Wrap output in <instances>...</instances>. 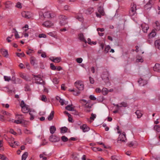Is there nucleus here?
Segmentation results:
<instances>
[{"mask_svg": "<svg viewBox=\"0 0 160 160\" xmlns=\"http://www.w3.org/2000/svg\"><path fill=\"white\" fill-rule=\"evenodd\" d=\"M4 78L5 81L9 82L11 80V78L10 77L5 76H4Z\"/></svg>", "mask_w": 160, "mask_h": 160, "instance_id": "nucleus-44", "label": "nucleus"}, {"mask_svg": "<svg viewBox=\"0 0 160 160\" xmlns=\"http://www.w3.org/2000/svg\"><path fill=\"white\" fill-rule=\"evenodd\" d=\"M20 76L21 78L26 80L27 81L28 80V78H27V76L21 73L20 74Z\"/></svg>", "mask_w": 160, "mask_h": 160, "instance_id": "nucleus-43", "label": "nucleus"}, {"mask_svg": "<svg viewBox=\"0 0 160 160\" xmlns=\"http://www.w3.org/2000/svg\"><path fill=\"white\" fill-rule=\"evenodd\" d=\"M98 12L102 15H104V12L103 8L101 6H100L98 8Z\"/></svg>", "mask_w": 160, "mask_h": 160, "instance_id": "nucleus-23", "label": "nucleus"}, {"mask_svg": "<svg viewBox=\"0 0 160 160\" xmlns=\"http://www.w3.org/2000/svg\"><path fill=\"white\" fill-rule=\"evenodd\" d=\"M68 23V22L66 20H60V23L61 26H64Z\"/></svg>", "mask_w": 160, "mask_h": 160, "instance_id": "nucleus-39", "label": "nucleus"}, {"mask_svg": "<svg viewBox=\"0 0 160 160\" xmlns=\"http://www.w3.org/2000/svg\"><path fill=\"white\" fill-rule=\"evenodd\" d=\"M35 82L39 84H44V82L41 78L38 76H35Z\"/></svg>", "mask_w": 160, "mask_h": 160, "instance_id": "nucleus-9", "label": "nucleus"}, {"mask_svg": "<svg viewBox=\"0 0 160 160\" xmlns=\"http://www.w3.org/2000/svg\"><path fill=\"white\" fill-rule=\"evenodd\" d=\"M9 132L14 135H16L17 134V133L15 132L14 130L12 129H11L10 130Z\"/></svg>", "mask_w": 160, "mask_h": 160, "instance_id": "nucleus-60", "label": "nucleus"}, {"mask_svg": "<svg viewBox=\"0 0 160 160\" xmlns=\"http://www.w3.org/2000/svg\"><path fill=\"white\" fill-rule=\"evenodd\" d=\"M82 59L81 58H78L76 59L77 62L79 63H82Z\"/></svg>", "mask_w": 160, "mask_h": 160, "instance_id": "nucleus-56", "label": "nucleus"}, {"mask_svg": "<svg viewBox=\"0 0 160 160\" xmlns=\"http://www.w3.org/2000/svg\"><path fill=\"white\" fill-rule=\"evenodd\" d=\"M50 68L52 70H55L56 69V67L54 66L53 63L50 64Z\"/></svg>", "mask_w": 160, "mask_h": 160, "instance_id": "nucleus-53", "label": "nucleus"}, {"mask_svg": "<svg viewBox=\"0 0 160 160\" xmlns=\"http://www.w3.org/2000/svg\"><path fill=\"white\" fill-rule=\"evenodd\" d=\"M74 85L79 90H82L84 89V86L82 82L79 80L76 81L74 83Z\"/></svg>", "mask_w": 160, "mask_h": 160, "instance_id": "nucleus-3", "label": "nucleus"}, {"mask_svg": "<svg viewBox=\"0 0 160 160\" xmlns=\"http://www.w3.org/2000/svg\"><path fill=\"white\" fill-rule=\"evenodd\" d=\"M4 4L5 7V9H11L12 7V3L10 1H8L6 2Z\"/></svg>", "mask_w": 160, "mask_h": 160, "instance_id": "nucleus-10", "label": "nucleus"}, {"mask_svg": "<svg viewBox=\"0 0 160 160\" xmlns=\"http://www.w3.org/2000/svg\"><path fill=\"white\" fill-rule=\"evenodd\" d=\"M54 111H52L48 117V119L49 121H51L53 119L54 116Z\"/></svg>", "mask_w": 160, "mask_h": 160, "instance_id": "nucleus-26", "label": "nucleus"}, {"mask_svg": "<svg viewBox=\"0 0 160 160\" xmlns=\"http://www.w3.org/2000/svg\"><path fill=\"white\" fill-rule=\"evenodd\" d=\"M89 78L90 83L92 84H93L94 83V79L90 77H89Z\"/></svg>", "mask_w": 160, "mask_h": 160, "instance_id": "nucleus-58", "label": "nucleus"}, {"mask_svg": "<svg viewBox=\"0 0 160 160\" xmlns=\"http://www.w3.org/2000/svg\"><path fill=\"white\" fill-rule=\"evenodd\" d=\"M16 7L18 8H22V6L21 3L20 2H18L16 5Z\"/></svg>", "mask_w": 160, "mask_h": 160, "instance_id": "nucleus-64", "label": "nucleus"}, {"mask_svg": "<svg viewBox=\"0 0 160 160\" xmlns=\"http://www.w3.org/2000/svg\"><path fill=\"white\" fill-rule=\"evenodd\" d=\"M155 24L156 25L155 28L156 30L158 31L160 30V24L159 22L158 21H156L155 22Z\"/></svg>", "mask_w": 160, "mask_h": 160, "instance_id": "nucleus-29", "label": "nucleus"}, {"mask_svg": "<svg viewBox=\"0 0 160 160\" xmlns=\"http://www.w3.org/2000/svg\"><path fill=\"white\" fill-rule=\"evenodd\" d=\"M111 158L112 160H120V159L118 158V157L115 155L111 156Z\"/></svg>", "mask_w": 160, "mask_h": 160, "instance_id": "nucleus-46", "label": "nucleus"}, {"mask_svg": "<svg viewBox=\"0 0 160 160\" xmlns=\"http://www.w3.org/2000/svg\"><path fill=\"white\" fill-rule=\"evenodd\" d=\"M22 17L28 19L32 17V14L29 12L23 11L22 12Z\"/></svg>", "mask_w": 160, "mask_h": 160, "instance_id": "nucleus-7", "label": "nucleus"}, {"mask_svg": "<svg viewBox=\"0 0 160 160\" xmlns=\"http://www.w3.org/2000/svg\"><path fill=\"white\" fill-rule=\"evenodd\" d=\"M127 141V139L126 137V135L125 132H123L122 134H120L118 138V142H119V141L122 142H126Z\"/></svg>", "mask_w": 160, "mask_h": 160, "instance_id": "nucleus-6", "label": "nucleus"}, {"mask_svg": "<svg viewBox=\"0 0 160 160\" xmlns=\"http://www.w3.org/2000/svg\"><path fill=\"white\" fill-rule=\"evenodd\" d=\"M61 60V59L60 57H55L54 61L53 62L55 63H58L60 62Z\"/></svg>", "mask_w": 160, "mask_h": 160, "instance_id": "nucleus-33", "label": "nucleus"}, {"mask_svg": "<svg viewBox=\"0 0 160 160\" xmlns=\"http://www.w3.org/2000/svg\"><path fill=\"white\" fill-rule=\"evenodd\" d=\"M3 145V141L2 140H0V150H3V148L2 147Z\"/></svg>", "mask_w": 160, "mask_h": 160, "instance_id": "nucleus-59", "label": "nucleus"}, {"mask_svg": "<svg viewBox=\"0 0 160 160\" xmlns=\"http://www.w3.org/2000/svg\"><path fill=\"white\" fill-rule=\"evenodd\" d=\"M44 27L47 28H50L53 26V24L49 21H46L42 24Z\"/></svg>", "mask_w": 160, "mask_h": 160, "instance_id": "nucleus-12", "label": "nucleus"}, {"mask_svg": "<svg viewBox=\"0 0 160 160\" xmlns=\"http://www.w3.org/2000/svg\"><path fill=\"white\" fill-rule=\"evenodd\" d=\"M49 140L51 142H56L60 141V138L52 134L50 136Z\"/></svg>", "mask_w": 160, "mask_h": 160, "instance_id": "nucleus-8", "label": "nucleus"}, {"mask_svg": "<svg viewBox=\"0 0 160 160\" xmlns=\"http://www.w3.org/2000/svg\"><path fill=\"white\" fill-rule=\"evenodd\" d=\"M60 20H66L68 19L67 17L63 15H60L59 17Z\"/></svg>", "mask_w": 160, "mask_h": 160, "instance_id": "nucleus-36", "label": "nucleus"}, {"mask_svg": "<svg viewBox=\"0 0 160 160\" xmlns=\"http://www.w3.org/2000/svg\"><path fill=\"white\" fill-rule=\"evenodd\" d=\"M30 62L31 63L33 66H35L36 64V58L33 57H32L30 58Z\"/></svg>", "mask_w": 160, "mask_h": 160, "instance_id": "nucleus-22", "label": "nucleus"}, {"mask_svg": "<svg viewBox=\"0 0 160 160\" xmlns=\"http://www.w3.org/2000/svg\"><path fill=\"white\" fill-rule=\"evenodd\" d=\"M80 92L77 90L75 91L74 90V91L73 92V94L75 96H78V95L80 94Z\"/></svg>", "mask_w": 160, "mask_h": 160, "instance_id": "nucleus-54", "label": "nucleus"}, {"mask_svg": "<svg viewBox=\"0 0 160 160\" xmlns=\"http://www.w3.org/2000/svg\"><path fill=\"white\" fill-rule=\"evenodd\" d=\"M102 92L103 95H106L108 92V89L106 88H104L102 89Z\"/></svg>", "mask_w": 160, "mask_h": 160, "instance_id": "nucleus-32", "label": "nucleus"}, {"mask_svg": "<svg viewBox=\"0 0 160 160\" xmlns=\"http://www.w3.org/2000/svg\"><path fill=\"white\" fill-rule=\"evenodd\" d=\"M127 144L129 147H133L135 148L138 145V143L137 142L134 141L128 143Z\"/></svg>", "mask_w": 160, "mask_h": 160, "instance_id": "nucleus-15", "label": "nucleus"}, {"mask_svg": "<svg viewBox=\"0 0 160 160\" xmlns=\"http://www.w3.org/2000/svg\"><path fill=\"white\" fill-rule=\"evenodd\" d=\"M136 13V11L133 10L132 9H130L129 11V14L130 16H134Z\"/></svg>", "mask_w": 160, "mask_h": 160, "instance_id": "nucleus-35", "label": "nucleus"}, {"mask_svg": "<svg viewBox=\"0 0 160 160\" xmlns=\"http://www.w3.org/2000/svg\"><path fill=\"white\" fill-rule=\"evenodd\" d=\"M141 27L144 32H147V30L149 28V27L148 24L145 23H143L141 25Z\"/></svg>", "mask_w": 160, "mask_h": 160, "instance_id": "nucleus-13", "label": "nucleus"}, {"mask_svg": "<svg viewBox=\"0 0 160 160\" xmlns=\"http://www.w3.org/2000/svg\"><path fill=\"white\" fill-rule=\"evenodd\" d=\"M80 128L84 132H87L89 130V128L86 124H83L82 126H81Z\"/></svg>", "mask_w": 160, "mask_h": 160, "instance_id": "nucleus-16", "label": "nucleus"}, {"mask_svg": "<svg viewBox=\"0 0 160 160\" xmlns=\"http://www.w3.org/2000/svg\"><path fill=\"white\" fill-rule=\"evenodd\" d=\"M41 100L45 102L47 100V99L46 96L44 95H43L41 96Z\"/></svg>", "mask_w": 160, "mask_h": 160, "instance_id": "nucleus-48", "label": "nucleus"}, {"mask_svg": "<svg viewBox=\"0 0 160 160\" xmlns=\"http://www.w3.org/2000/svg\"><path fill=\"white\" fill-rule=\"evenodd\" d=\"M59 102L60 103L61 105L62 106H63L64 103V100L62 98L60 99V100L59 101Z\"/></svg>", "mask_w": 160, "mask_h": 160, "instance_id": "nucleus-63", "label": "nucleus"}, {"mask_svg": "<svg viewBox=\"0 0 160 160\" xmlns=\"http://www.w3.org/2000/svg\"><path fill=\"white\" fill-rule=\"evenodd\" d=\"M11 80L14 82V83H16L15 81H16V78L15 77L14 74H13V75L12 76V78L11 79Z\"/></svg>", "mask_w": 160, "mask_h": 160, "instance_id": "nucleus-62", "label": "nucleus"}, {"mask_svg": "<svg viewBox=\"0 0 160 160\" xmlns=\"http://www.w3.org/2000/svg\"><path fill=\"white\" fill-rule=\"evenodd\" d=\"M79 102L82 104V106L84 108L85 111L89 112L91 111L90 109L92 105L91 103L90 100L87 101L85 99H82L80 100Z\"/></svg>", "mask_w": 160, "mask_h": 160, "instance_id": "nucleus-1", "label": "nucleus"}, {"mask_svg": "<svg viewBox=\"0 0 160 160\" xmlns=\"http://www.w3.org/2000/svg\"><path fill=\"white\" fill-rule=\"evenodd\" d=\"M1 113L4 115H7V116H10V114L6 111L2 110L1 111Z\"/></svg>", "mask_w": 160, "mask_h": 160, "instance_id": "nucleus-47", "label": "nucleus"}, {"mask_svg": "<svg viewBox=\"0 0 160 160\" xmlns=\"http://www.w3.org/2000/svg\"><path fill=\"white\" fill-rule=\"evenodd\" d=\"M138 82L139 83L141 86H143L145 84H147V82L143 80L142 78H140L138 81Z\"/></svg>", "mask_w": 160, "mask_h": 160, "instance_id": "nucleus-19", "label": "nucleus"}, {"mask_svg": "<svg viewBox=\"0 0 160 160\" xmlns=\"http://www.w3.org/2000/svg\"><path fill=\"white\" fill-rule=\"evenodd\" d=\"M19 119L18 120H14V122L18 124H27L28 122H26L23 119H20L19 118H18Z\"/></svg>", "mask_w": 160, "mask_h": 160, "instance_id": "nucleus-11", "label": "nucleus"}, {"mask_svg": "<svg viewBox=\"0 0 160 160\" xmlns=\"http://www.w3.org/2000/svg\"><path fill=\"white\" fill-rule=\"evenodd\" d=\"M53 82L55 84H57L58 82L59 81L57 78H54L53 80Z\"/></svg>", "mask_w": 160, "mask_h": 160, "instance_id": "nucleus-55", "label": "nucleus"}, {"mask_svg": "<svg viewBox=\"0 0 160 160\" xmlns=\"http://www.w3.org/2000/svg\"><path fill=\"white\" fill-rule=\"evenodd\" d=\"M92 149L94 152H97V151H102V149L99 148H92Z\"/></svg>", "mask_w": 160, "mask_h": 160, "instance_id": "nucleus-40", "label": "nucleus"}, {"mask_svg": "<svg viewBox=\"0 0 160 160\" xmlns=\"http://www.w3.org/2000/svg\"><path fill=\"white\" fill-rule=\"evenodd\" d=\"M28 152H25L22 156V160H25L28 157Z\"/></svg>", "mask_w": 160, "mask_h": 160, "instance_id": "nucleus-28", "label": "nucleus"}, {"mask_svg": "<svg viewBox=\"0 0 160 160\" xmlns=\"http://www.w3.org/2000/svg\"><path fill=\"white\" fill-rule=\"evenodd\" d=\"M0 52L4 57L6 58L8 57V51L7 50L3 48H1L0 50Z\"/></svg>", "mask_w": 160, "mask_h": 160, "instance_id": "nucleus-14", "label": "nucleus"}, {"mask_svg": "<svg viewBox=\"0 0 160 160\" xmlns=\"http://www.w3.org/2000/svg\"><path fill=\"white\" fill-rule=\"evenodd\" d=\"M68 129L66 127H63L61 129V133H65L67 132Z\"/></svg>", "mask_w": 160, "mask_h": 160, "instance_id": "nucleus-34", "label": "nucleus"}, {"mask_svg": "<svg viewBox=\"0 0 160 160\" xmlns=\"http://www.w3.org/2000/svg\"><path fill=\"white\" fill-rule=\"evenodd\" d=\"M76 18L80 21H83L82 17L81 16H78L76 17Z\"/></svg>", "mask_w": 160, "mask_h": 160, "instance_id": "nucleus-61", "label": "nucleus"}, {"mask_svg": "<svg viewBox=\"0 0 160 160\" xmlns=\"http://www.w3.org/2000/svg\"><path fill=\"white\" fill-rule=\"evenodd\" d=\"M154 44L156 48L160 49V39L156 40Z\"/></svg>", "mask_w": 160, "mask_h": 160, "instance_id": "nucleus-20", "label": "nucleus"}, {"mask_svg": "<svg viewBox=\"0 0 160 160\" xmlns=\"http://www.w3.org/2000/svg\"><path fill=\"white\" fill-rule=\"evenodd\" d=\"M156 35V32L154 31H152V32L148 35L149 38H151L154 37Z\"/></svg>", "mask_w": 160, "mask_h": 160, "instance_id": "nucleus-21", "label": "nucleus"}, {"mask_svg": "<svg viewBox=\"0 0 160 160\" xmlns=\"http://www.w3.org/2000/svg\"><path fill=\"white\" fill-rule=\"evenodd\" d=\"M49 130L50 133L51 134H53L56 131V128L54 126H52L50 128Z\"/></svg>", "mask_w": 160, "mask_h": 160, "instance_id": "nucleus-24", "label": "nucleus"}, {"mask_svg": "<svg viewBox=\"0 0 160 160\" xmlns=\"http://www.w3.org/2000/svg\"><path fill=\"white\" fill-rule=\"evenodd\" d=\"M20 106L22 108V111L23 113H27L29 111L30 109L29 108V106L26 105L23 100L21 102Z\"/></svg>", "mask_w": 160, "mask_h": 160, "instance_id": "nucleus-2", "label": "nucleus"}, {"mask_svg": "<svg viewBox=\"0 0 160 160\" xmlns=\"http://www.w3.org/2000/svg\"><path fill=\"white\" fill-rule=\"evenodd\" d=\"M16 54L17 56L20 58H21L22 57H24L25 56V54L23 52H22V53H16Z\"/></svg>", "mask_w": 160, "mask_h": 160, "instance_id": "nucleus-45", "label": "nucleus"}, {"mask_svg": "<svg viewBox=\"0 0 160 160\" xmlns=\"http://www.w3.org/2000/svg\"><path fill=\"white\" fill-rule=\"evenodd\" d=\"M96 115L95 114L92 113L91 114V117H90V119L91 120H94V119L96 118Z\"/></svg>", "mask_w": 160, "mask_h": 160, "instance_id": "nucleus-49", "label": "nucleus"}, {"mask_svg": "<svg viewBox=\"0 0 160 160\" xmlns=\"http://www.w3.org/2000/svg\"><path fill=\"white\" fill-rule=\"evenodd\" d=\"M61 139L62 141L63 142H66L68 140V138L64 136H62Z\"/></svg>", "mask_w": 160, "mask_h": 160, "instance_id": "nucleus-42", "label": "nucleus"}, {"mask_svg": "<svg viewBox=\"0 0 160 160\" xmlns=\"http://www.w3.org/2000/svg\"><path fill=\"white\" fill-rule=\"evenodd\" d=\"M94 11L93 8H88L87 10L86 13L88 14H91Z\"/></svg>", "mask_w": 160, "mask_h": 160, "instance_id": "nucleus-30", "label": "nucleus"}, {"mask_svg": "<svg viewBox=\"0 0 160 160\" xmlns=\"http://www.w3.org/2000/svg\"><path fill=\"white\" fill-rule=\"evenodd\" d=\"M154 129L156 131L159 132H160V126L159 125H155L154 127Z\"/></svg>", "mask_w": 160, "mask_h": 160, "instance_id": "nucleus-31", "label": "nucleus"}, {"mask_svg": "<svg viewBox=\"0 0 160 160\" xmlns=\"http://www.w3.org/2000/svg\"><path fill=\"white\" fill-rule=\"evenodd\" d=\"M109 73L108 71L103 72L101 75V78L105 82H108L109 80Z\"/></svg>", "mask_w": 160, "mask_h": 160, "instance_id": "nucleus-5", "label": "nucleus"}, {"mask_svg": "<svg viewBox=\"0 0 160 160\" xmlns=\"http://www.w3.org/2000/svg\"><path fill=\"white\" fill-rule=\"evenodd\" d=\"M78 154L77 153H73L72 155V158L73 160H78L79 159L78 157Z\"/></svg>", "mask_w": 160, "mask_h": 160, "instance_id": "nucleus-25", "label": "nucleus"}, {"mask_svg": "<svg viewBox=\"0 0 160 160\" xmlns=\"http://www.w3.org/2000/svg\"><path fill=\"white\" fill-rule=\"evenodd\" d=\"M65 109L70 111H73L74 110V108L70 105H68L66 107Z\"/></svg>", "mask_w": 160, "mask_h": 160, "instance_id": "nucleus-38", "label": "nucleus"}, {"mask_svg": "<svg viewBox=\"0 0 160 160\" xmlns=\"http://www.w3.org/2000/svg\"><path fill=\"white\" fill-rule=\"evenodd\" d=\"M24 133L27 134H32V132L30 130H28L27 129H25L24 131Z\"/></svg>", "mask_w": 160, "mask_h": 160, "instance_id": "nucleus-37", "label": "nucleus"}, {"mask_svg": "<svg viewBox=\"0 0 160 160\" xmlns=\"http://www.w3.org/2000/svg\"><path fill=\"white\" fill-rule=\"evenodd\" d=\"M0 158L2 160H8V158L5 155L0 154Z\"/></svg>", "mask_w": 160, "mask_h": 160, "instance_id": "nucleus-41", "label": "nucleus"}, {"mask_svg": "<svg viewBox=\"0 0 160 160\" xmlns=\"http://www.w3.org/2000/svg\"><path fill=\"white\" fill-rule=\"evenodd\" d=\"M131 8L133 9V10H134V11H136L137 10L136 5L134 4H132L131 5Z\"/></svg>", "mask_w": 160, "mask_h": 160, "instance_id": "nucleus-52", "label": "nucleus"}, {"mask_svg": "<svg viewBox=\"0 0 160 160\" xmlns=\"http://www.w3.org/2000/svg\"><path fill=\"white\" fill-rule=\"evenodd\" d=\"M38 37L41 38H46V35L43 33L40 34L39 35Z\"/></svg>", "mask_w": 160, "mask_h": 160, "instance_id": "nucleus-57", "label": "nucleus"}, {"mask_svg": "<svg viewBox=\"0 0 160 160\" xmlns=\"http://www.w3.org/2000/svg\"><path fill=\"white\" fill-rule=\"evenodd\" d=\"M110 47L109 45L106 46L105 48V51L106 53L108 52L109 50L110 49Z\"/></svg>", "mask_w": 160, "mask_h": 160, "instance_id": "nucleus-51", "label": "nucleus"}, {"mask_svg": "<svg viewBox=\"0 0 160 160\" xmlns=\"http://www.w3.org/2000/svg\"><path fill=\"white\" fill-rule=\"evenodd\" d=\"M79 39L82 42H84L86 43H87V41L85 39L84 35L82 33H80L78 35Z\"/></svg>", "mask_w": 160, "mask_h": 160, "instance_id": "nucleus-17", "label": "nucleus"}, {"mask_svg": "<svg viewBox=\"0 0 160 160\" xmlns=\"http://www.w3.org/2000/svg\"><path fill=\"white\" fill-rule=\"evenodd\" d=\"M55 14L48 11L45 12L43 14V17L45 19L53 18L55 17Z\"/></svg>", "mask_w": 160, "mask_h": 160, "instance_id": "nucleus-4", "label": "nucleus"}, {"mask_svg": "<svg viewBox=\"0 0 160 160\" xmlns=\"http://www.w3.org/2000/svg\"><path fill=\"white\" fill-rule=\"evenodd\" d=\"M153 70L157 72H160V65L159 64H156L153 67Z\"/></svg>", "mask_w": 160, "mask_h": 160, "instance_id": "nucleus-18", "label": "nucleus"}, {"mask_svg": "<svg viewBox=\"0 0 160 160\" xmlns=\"http://www.w3.org/2000/svg\"><path fill=\"white\" fill-rule=\"evenodd\" d=\"M119 105L120 106H122V107H126L128 106V104L127 103L124 102H122L119 104Z\"/></svg>", "mask_w": 160, "mask_h": 160, "instance_id": "nucleus-50", "label": "nucleus"}, {"mask_svg": "<svg viewBox=\"0 0 160 160\" xmlns=\"http://www.w3.org/2000/svg\"><path fill=\"white\" fill-rule=\"evenodd\" d=\"M135 113L137 115L138 118H140L142 116V114L140 110H138L135 112Z\"/></svg>", "mask_w": 160, "mask_h": 160, "instance_id": "nucleus-27", "label": "nucleus"}]
</instances>
